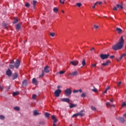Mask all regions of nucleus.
<instances>
[{"label":"nucleus","instance_id":"nucleus-16","mask_svg":"<svg viewBox=\"0 0 126 126\" xmlns=\"http://www.w3.org/2000/svg\"><path fill=\"white\" fill-rule=\"evenodd\" d=\"M12 75V74H11V70H10L9 69H7V70H6V75L10 77Z\"/></svg>","mask_w":126,"mask_h":126},{"label":"nucleus","instance_id":"nucleus-15","mask_svg":"<svg viewBox=\"0 0 126 126\" xmlns=\"http://www.w3.org/2000/svg\"><path fill=\"white\" fill-rule=\"evenodd\" d=\"M126 55V54H125V53L123 54L121 56H120V57H119V59L116 58V61L119 62V61L122 60V59H123V58L125 57Z\"/></svg>","mask_w":126,"mask_h":126},{"label":"nucleus","instance_id":"nucleus-26","mask_svg":"<svg viewBox=\"0 0 126 126\" xmlns=\"http://www.w3.org/2000/svg\"><path fill=\"white\" fill-rule=\"evenodd\" d=\"M36 3H37V1L33 0V3H32L33 9L35 8V4Z\"/></svg>","mask_w":126,"mask_h":126},{"label":"nucleus","instance_id":"nucleus-8","mask_svg":"<svg viewBox=\"0 0 126 126\" xmlns=\"http://www.w3.org/2000/svg\"><path fill=\"white\" fill-rule=\"evenodd\" d=\"M60 100L61 101V102L66 103H69L70 102V100L69 99V98H61L60 99Z\"/></svg>","mask_w":126,"mask_h":126},{"label":"nucleus","instance_id":"nucleus-1","mask_svg":"<svg viewBox=\"0 0 126 126\" xmlns=\"http://www.w3.org/2000/svg\"><path fill=\"white\" fill-rule=\"evenodd\" d=\"M124 39L123 38V36L120 37L119 39V42L113 46V50L114 51H118V50H121L123 48V46L124 45Z\"/></svg>","mask_w":126,"mask_h":126},{"label":"nucleus","instance_id":"nucleus-13","mask_svg":"<svg viewBox=\"0 0 126 126\" xmlns=\"http://www.w3.org/2000/svg\"><path fill=\"white\" fill-rule=\"evenodd\" d=\"M27 84H28V82H27V80H24L22 83V86H23V87H25V86H27Z\"/></svg>","mask_w":126,"mask_h":126},{"label":"nucleus","instance_id":"nucleus-57","mask_svg":"<svg viewBox=\"0 0 126 126\" xmlns=\"http://www.w3.org/2000/svg\"><path fill=\"white\" fill-rule=\"evenodd\" d=\"M111 106V107H115L114 105H110V106Z\"/></svg>","mask_w":126,"mask_h":126},{"label":"nucleus","instance_id":"nucleus-49","mask_svg":"<svg viewBox=\"0 0 126 126\" xmlns=\"http://www.w3.org/2000/svg\"><path fill=\"white\" fill-rule=\"evenodd\" d=\"M79 116V115L73 114V117H76Z\"/></svg>","mask_w":126,"mask_h":126},{"label":"nucleus","instance_id":"nucleus-3","mask_svg":"<svg viewBox=\"0 0 126 126\" xmlns=\"http://www.w3.org/2000/svg\"><path fill=\"white\" fill-rule=\"evenodd\" d=\"M110 56V54H101L100 55V58H101V60H106L107 58H109Z\"/></svg>","mask_w":126,"mask_h":126},{"label":"nucleus","instance_id":"nucleus-27","mask_svg":"<svg viewBox=\"0 0 126 126\" xmlns=\"http://www.w3.org/2000/svg\"><path fill=\"white\" fill-rule=\"evenodd\" d=\"M59 11V9H57V7H54V9H53L54 12H55V13H57V11Z\"/></svg>","mask_w":126,"mask_h":126},{"label":"nucleus","instance_id":"nucleus-20","mask_svg":"<svg viewBox=\"0 0 126 126\" xmlns=\"http://www.w3.org/2000/svg\"><path fill=\"white\" fill-rule=\"evenodd\" d=\"M48 66L46 65L45 68H44V70H45V73H48L50 72V70H48Z\"/></svg>","mask_w":126,"mask_h":126},{"label":"nucleus","instance_id":"nucleus-38","mask_svg":"<svg viewBox=\"0 0 126 126\" xmlns=\"http://www.w3.org/2000/svg\"><path fill=\"white\" fill-rule=\"evenodd\" d=\"M18 92H14L13 93V96H16L18 95Z\"/></svg>","mask_w":126,"mask_h":126},{"label":"nucleus","instance_id":"nucleus-48","mask_svg":"<svg viewBox=\"0 0 126 126\" xmlns=\"http://www.w3.org/2000/svg\"><path fill=\"white\" fill-rule=\"evenodd\" d=\"M122 84V82H119V83H118L117 84V86L119 87V86H120V85Z\"/></svg>","mask_w":126,"mask_h":126},{"label":"nucleus","instance_id":"nucleus-40","mask_svg":"<svg viewBox=\"0 0 126 126\" xmlns=\"http://www.w3.org/2000/svg\"><path fill=\"white\" fill-rule=\"evenodd\" d=\"M59 1H60V3H61V4H63V2H65V0H59Z\"/></svg>","mask_w":126,"mask_h":126},{"label":"nucleus","instance_id":"nucleus-19","mask_svg":"<svg viewBox=\"0 0 126 126\" xmlns=\"http://www.w3.org/2000/svg\"><path fill=\"white\" fill-rule=\"evenodd\" d=\"M74 107H76V104L72 103L69 104V108H70V109Z\"/></svg>","mask_w":126,"mask_h":126},{"label":"nucleus","instance_id":"nucleus-28","mask_svg":"<svg viewBox=\"0 0 126 126\" xmlns=\"http://www.w3.org/2000/svg\"><path fill=\"white\" fill-rule=\"evenodd\" d=\"M97 4L101 5V4H102V2H101V1H97V2H96V3H94V6H95Z\"/></svg>","mask_w":126,"mask_h":126},{"label":"nucleus","instance_id":"nucleus-23","mask_svg":"<svg viewBox=\"0 0 126 126\" xmlns=\"http://www.w3.org/2000/svg\"><path fill=\"white\" fill-rule=\"evenodd\" d=\"M38 115H39V113H38L37 111V110L33 111V115H34V116H37Z\"/></svg>","mask_w":126,"mask_h":126},{"label":"nucleus","instance_id":"nucleus-39","mask_svg":"<svg viewBox=\"0 0 126 126\" xmlns=\"http://www.w3.org/2000/svg\"><path fill=\"white\" fill-rule=\"evenodd\" d=\"M5 119V117L2 115H0V120Z\"/></svg>","mask_w":126,"mask_h":126},{"label":"nucleus","instance_id":"nucleus-53","mask_svg":"<svg viewBox=\"0 0 126 126\" xmlns=\"http://www.w3.org/2000/svg\"><path fill=\"white\" fill-rule=\"evenodd\" d=\"M95 66V64H92V65H91V67H94Z\"/></svg>","mask_w":126,"mask_h":126},{"label":"nucleus","instance_id":"nucleus-42","mask_svg":"<svg viewBox=\"0 0 126 126\" xmlns=\"http://www.w3.org/2000/svg\"><path fill=\"white\" fill-rule=\"evenodd\" d=\"M125 106H126V104H125V102H123L122 103V107H125Z\"/></svg>","mask_w":126,"mask_h":126},{"label":"nucleus","instance_id":"nucleus-22","mask_svg":"<svg viewBox=\"0 0 126 126\" xmlns=\"http://www.w3.org/2000/svg\"><path fill=\"white\" fill-rule=\"evenodd\" d=\"M115 30L116 31V32H118V33H122V29H121L120 28H116V29H115Z\"/></svg>","mask_w":126,"mask_h":126},{"label":"nucleus","instance_id":"nucleus-5","mask_svg":"<svg viewBox=\"0 0 126 126\" xmlns=\"http://www.w3.org/2000/svg\"><path fill=\"white\" fill-rule=\"evenodd\" d=\"M20 65V61L19 60H17V61H15V63H14L13 66H15V68L18 69L19 66Z\"/></svg>","mask_w":126,"mask_h":126},{"label":"nucleus","instance_id":"nucleus-30","mask_svg":"<svg viewBox=\"0 0 126 126\" xmlns=\"http://www.w3.org/2000/svg\"><path fill=\"white\" fill-rule=\"evenodd\" d=\"M82 65L84 66V65H86V61L83 59V61H82Z\"/></svg>","mask_w":126,"mask_h":126},{"label":"nucleus","instance_id":"nucleus-36","mask_svg":"<svg viewBox=\"0 0 126 126\" xmlns=\"http://www.w3.org/2000/svg\"><path fill=\"white\" fill-rule=\"evenodd\" d=\"M92 92L97 93V89L94 87V89H92Z\"/></svg>","mask_w":126,"mask_h":126},{"label":"nucleus","instance_id":"nucleus-41","mask_svg":"<svg viewBox=\"0 0 126 126\" xmlns=\"http://www.w3.org/2000/svg\"><path fill=\"white\" fill-rule=\"evenodd\" d=\"M91 109H92V111H95V108L93 106H91Z\"/></svg>","mask_w":126,"mask_h":126},{"label":"nucleus","instance_id":"nucleus-7","mask_svg":"<svg viewBox=\"0 0 126 126\" xmlns=\"http://www.w3.org/2000/svg\"><path fill=\"white\" fill-rule=\"evenodd\" d=\"M10 77H11V79L14 80H15L16 78H18V73H14L12 75L10 76Z\"/></svg>","mask_w":126,"mask_h":126},{"label":"nucleus","instance_id":"nucleus-58","mask_svg":"<svg viewBox=\"0 0 126 126\" xmlns=\"http://www.w3.org/2000/svg\"><path fill=\"white\" fill-rule=\"evenodd\" d=\"M94 50V48L92 47V49H91V51H93Z\"/></svg>","mask_w":126,"mask_h":126},{"label":"nucleus","instance_id":"nucleus-34","mask_svg":"<svg viewBox=\"0 0 126 126\" xmlns=\"http://www.w3.org/2000/svg\"><path fill=\"white\" fill-rule=\"evenodd\" d=\"M81 96L83 98L86 97V94L84 93H82V94H81Z\"/></svg>","mask_w":126,"mask_h":126},{"label":"nucleus","instance_id":"nucleus-24","mask_svg":"<svg viewBox=\"0 0 126 126\" xmlns=\"http://www.w3.org/2000/svg\"><path fill=\"white\" fill-rule=\"evenodd\" d=\"M45 117L47 119H48V118H50V114L47 112L45 113Z\"/></svg>","mask_w":126,"mask_h":126},{"label":"nucleus","instance_id":"nucleus-11","mask_svg":"<svg viewBox=\"0 0 126 126\" xmlns=\"http://www.w3.org/2000/svg\"><path fill=\"white\" fill-rule=\"evenodd\" d=\"M78 75V72L75 71L70 73H69V76H75Z\"/></svg>","mask_w":126,"mask_h":126},{"label":"nucleus","instance_id":"nucleus-25","mask_svg":"<svg viewBox=\"0 0 126 126\" xmlns=\"http://www.w3.org/2000/svg\"><path fill=\"white\" fill-rule=\"evenodd\" d=\"M15 29H17V30H19L20 29V24H17V26H15Z\"/></svg>","mask_w":126,"mask_h":126},{"label":"nucleus","instance_id":"nucleus-52","mask_svg":"<svg viewBox=\"0 0 126 126\" xmlns=\"http://www.w3.org/2000/svg\"><path fill=\"white\" fill-rule=\"evenodd\" d=\"M39 124L43 125H44V122H39Z\"/></svg>","mask_w":126,"mask_h":126},{"label":"nucleus","instance_id":"nucleus-63","mask_svg":"<svg viewBox=\"0 0 126 126\" xmlns=\"http://www.w3.org/2000/svg\"><path fill=\"white\" fill-rule=\"evenodd\" d=\"M10 63H14V61H11V62Z\"/></svg>","mask_w":126,"mask_h":126},{"label":"nucleus","instance_id":"nucleus-21","mask_svg":"<svg viewBox=\"0 0 126 126\" xmlns=\"http://www.w3.org/2000/svg\"><path fill=\"white\" fill-rule=\"evenodd\" d=\"M82 93V89H79V90H74L73 91V93L75 94V93Z\"/></svg>","mask_w":126,"mask_h":126},{"label":"nucleus","instance_id":"nucleus-61","mask_svg":"<svg viewBox=\"0 0 126 126\" xmlns=\"http://www.w3.org/2000/svg\"><path fill=\"white\" fill-rule=\"evenodd\" d=\"M110 102H113V99H110Z\"/></svg>","mask_w":126,"mask_h":126},{"label":"nucleus","instance_id":"nucleus-33","mask_svg":"<svg viewBox=\"0 0 126 126\" xmlns=\"http://www.w3.org/2000/svg\"><path fill=\"white\" fill-rule=\"evenodd\" d=\"M9 67H10V68H11V69H13L14 67H15V65H12V64H10Z\"/></svg>","mask_w":126,"mask_h":126},{"label":"nucleus","instance_id":"nucleus-55","mask_svg":"<svg viewBox=\"0 0 126 126\" xmlns=\"http://www.w3.org/2000/svg\"><path fill=\"white\" fill-rule=\"evenodd\" d=\"M110 59H114V56H110Z\"/></svg>","mask_w":126,"mask_h":126},{"label":"nucleus","instance_id":"nucleus-62","mask_svg":"<svg viewBox=\"0 0 126 126\" xmlns=\"http://www.w3.org/2000/svg\"><path fill=\"white\" fill-rule=\"evenodd\" d=\"M95 7V5H94L93 6H92V8L94 9Z\"/></svg>","mask_w":126,"mask_h":126},{"label":"nucleus","instance_id":"nucleus-14","mask_svg":"<svg viewBox=\"0 0 126 126\" xmlns=\"http://www.w3.org/2000/svg\"><path fill=\"white\" fill-rule=\"evenodd\" d=\"M78 61H71L70 62V64H71V65H73V66H76L78 65Z\"/></svg>","mask_w":126,"mask_h":126},{"label":"nucleus","instance_id":"nucleus-44","mask_svg":"<svg viewBox=\"0 0 126 126\" xmlns=\"http://www.w3.org/2000/svg\"><path fill=\"white\" fill-rule=\"evenodd\" d=\"M35 96H36V95L35 94H33V95H32V99H35Z\"/></svg>","mask_w":126,"mask_h":126},{"label":"nucleus","instance_id":"nucleus-45","mask_svg":"<svg viewBox=\"0 0 126 126\" xmlns=\"http://www.w3.org/2000/svg\"><path fill=\"white\" fill-rule=\"evenodd\" d=\"M94 29H98V26L97 25H94Z\"/></svg>","mask_w":126,"mask_h":126},{"label":"nucleus","instance_id":"nucleus-29","mask_svg":"<svg viewBox=\"0 0 126 126\" xmlns=\"http://www.w3.org/2000/svg\"><path fill=\"white\" fill-rule=\"evenodd\" d=\"M18 23V19L16 18L14 19V22H13V24H15Z\"/></svg>","mask_w":126,"mask_h":126},{"label":"nucleus","instance_id":"nucleus-50","mask_svg":"<svg viewBox=\"0 0 126 126\" xmlns=\"http://www.w3.org/2000/svg\"><path fill=\"white\" fill-rule=\"evenodd\" d=\"M113 10L115 11L118 10V8H116V7H114Z\"/></svg>","mask_w":126,"mask_h":126},{"label":"nucleus","instance_id":"nucleus-31","mask_svg":"<svg viewBox=\"0 0 126 126\" xmlns=\"http://www.w3.org/2000/svg\"><path fill=\"white\" fill-rule=\"evenodd\" d=\"M14 110L18 111L20 110V109L19 108V107H14Z\"/></svg>","mask_w":126,"mask_h":126},{"label":"nucleus","instance_id":"nucleus-6","mask_svg":"<svg viewBox=\"0 0 126 126\" xmlns=\"http://www.w3.org/2000/svg\"><path fill=\"white\" fill-rule=\"evenodd\" d=\"M51 119L52 121H54L53 123H52V126H56V125L55 124L56 123V122H57V120L56 119V118L55 117V116L52 115L51 116Z\"/></svg>","mask_w":126,"mask_h":126},{"label":"nucleus","instance_id":"nucleus-59","mask_svg":"<svg viewBox=\"0 0 126 126\" xmlns=\"http://www.w3.org/2000/svg\"><path fill=\"white\" fill-rule=\"evenodd\" d=\"M123 116H124V117H126V113L123 115Z\"/></svg>","mask_w":126,"mask_h":126},{"label":"nucleus","instance_id":"nucleus-46","mask_svg":"<svg viewBox=\"0 0 126 126\" xmlns=\"http://www.w3.org/2000/svg\"><path fill=\"white\" fill-rule=\"evenodd\" d=\"M2 27L6 29V24L5 23H2Z\"/></svg>","mask_w":126,"mask_h":126},{"label":"nucleus","instance_id":"nucleus-2","mask_svg":"<svg viewBox=\"0 0 126 126\" xmlns=\"http://www.w3.org/2000/svg\"><path fill=\"white\" fill-rule=\"evenodd\" d=\"M64 94L66 96H69L71 94V90L70 88H67L64 91Z\"/></svg>","mask_w":126,"mask_h":126},{"label":"nucleus","instance_id":"nucleus-32","mask_svg":"<svg viewBox=\"0 0 126 126\" xmlns=\"http://www.w3.org/2000/svg\"><path fill=\"white\" fill-rule=\"evenodd\" d=\"M65 73V71H60L59 72V74L62 75Z\"/></svg>","mask_w":126,"mask_h":126},{"label":"nucleus","instance_id":"nucleus-10","mask_svg":"<svg viewBox=\"0 0 126 126\" xmlns=\"http://www.w3.org/2000/svg\"><path fill=\"white\" fill-rule=\"evenodd\" d=\"M110 63H111V62H110V61H106V62L102 63V64H101V65L103 66H107Z\"/></svg>","mask_w":126,"mask_h":126},{"label":"nucleus","instance_id":"nucleus-60","mask_svg":"<svg viewBox=\"0 0 126 126\" xmlns=\"http://www.w3.org/2000/svg\"><path fill=\"white\" fill-rule=\"evenodd\" d=\"M60 88H61L60 86H58V89H60Z\"/></svg>","mask_w":126,"mask_h":126},{"label":"nucleus","instance_id":"nucleus-54","mask_svg":"<svg viewBox=\"0 0 126 126\" xmlns=\"http://www.w3.org/2000/svg\"><path fill=\"white\" fill-rule=\"evenodd\" d=\"M0 89L1 91H2L3 90V87H0Z\"/></svg>","mask_w":126,"mask_h":126},{"label":"nucleus","instance_id":"nucleus-18","mask_svg":"<svg viewBox=\"0 0 126 126\" xmlns=\"http://www.w3.org/2000/svg\"><path fill=\"white\" fill-rule=\"evenodd\" d=\"M32 83L34 84V85H37L38 84V82L37 81V80L35 79V78H33L32 79Z\"/></svg>","mask_w":126,"mask_h":126},{"label":"nucleus","instance_id":"nucleus-47","mask_svg":"<svg viewBox=\"0 0 126 126\" xmlns=\"http://www.w3.org/2000/svg\"><path fill=\"white\" fill-rule=\"evenodd\" d=\"M109 89H110V86H107L106 89H105V91H107L108 90H109Z\"/></svg>","mask_w":126,"mask_h":126},{"label":"nucleus","instance_id":"nucleus-35","mask_svg":"<svg viewBox=\"0 0 126 126\" xmlns=\"http://www.w3.org/2000/svg\"><path fill=\"white\" fill-rule=\"evenodd\" d=\"M78 7H80V6H82V3H77V4H76Z\"/></svg>","mask_w":126,"mask_h":126},{"label":"nucleus","instance_id":"nucleus-12","mask_svg":"<svg viewBox=\"0 0 126 126\" xmlns=\"http://www.w3.org/2000/svg\"><path fill=\"white\" fill-rule=\"evenodd\" d=\"M123 3L122 2L121 3H120V4H116V8H119V9H123Z\"/></svg>","mask_w":126,"mask_h":126},{"label":"nucleus","instance_id":"nucleus-4","mask_svg":"<svg viewBox=\"0 0 126 126\" xmlns=\"http://www.w3.org/2000/svg\"><path fill=\"white\" fill-rule=\"evenodd\" d=\"M61 93V90L60 89H58L55 91L54 92V94H55V96L56 97H58L60 96V94Z\"/></svg>","mask_w":126,"mask_h":126},{"label":"nucleus","instance_id":"nucleus-64","mask_svg":"<svg viewBox=\"0 0 126 126\" xmlns=\"http://www.w3.org/2000/svg\"><path fill=\"white\" fill-rule=\"evenodd\" d=\"M61 12H63V11H61Z\"/></svg>","mask_w":126,"mask_h":126},{"label":"nucleus","instance_id":"nucleus-9","mask_svg":"<svg viewBox=\"0 0 126 126\" xmlns=\"http://www.w3.org/2000/svg\"><path fill=\"white\" fill-rule=\"evenodd\" d=\"M83 112H84V110H81V112L76 114H74V115H79L80 117H82L84 116V114H83Z\"/></svg>","mask_w":126,"mask_h":126},{"label":"nucleus","instance_id":"nucleus-37","mask_svg":"<svg viewBox=\"0 0 126 126\" xmlns=\"http://www.w3.org/2000/svg\"><path fill=\"white\" fill-rule=\"evenodd\" d=\"M50 36H51V37L55 36V33H54V32H50Z\"/></svg>","mask_w":126,"mask_h":126},{"label":"nucleus","instance_id":"nucleus-43","mask_svg":"<svg viewBox=\"0 0 126 126\" xmlns=\"http://www.w3.org/2000/svg\"><path fill=\"white\" fill-rule=\"evenodd\" d=\"M26 7H27V8L29 7V3H26Z\"/></svg>","mask_w":126,"mask_h":126},{"label":"nucleus","instance_id":"nucleus-51","mask_svg":"<svg viewBox=\"0 0 126 126\" xmlns=\"http://www.w3.org/2000/svg\"><path fill=\"white\" fill-rule=\"evenodd\" d=\"M110 105H111L110 104V102H106V106H109Z\"/></svg>","mask_w":126,"mask_h":126},{"label":"nucleus","instance_id":"nucleus-17","mask_svg":"<svg viewBox=\"0 0 126 126\" xmlns=\"http://www.w3.org/2000/svg\"><path fill=\"white\" fill-rule=\"evenodd\" d=\"M118 121H119L120 123H124L125 120L123 117H119L118 118Z\"/></svg>","mask_w":126,"mask_h":126},{"label":"nucleus","instance_id":"nucleus-56","mask_svg":"<svg viewBox=\"0 0 126 126\" xmlns=\"http://www.w3.org/2000/svg\"><path fill=\"white\" fill-rule=\"evenodd\" d=\"M107 92V91L105 90V92H103V94H105Z\"/></svg>","mask_w":126,"mask_h":126}]
</instances>
